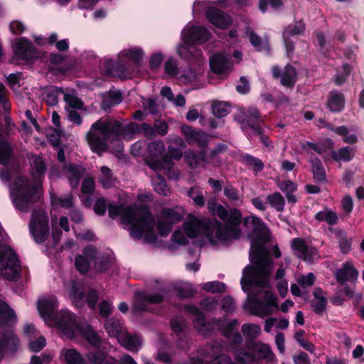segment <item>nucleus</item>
Segmentation results:
<instances>
[{"label": "nucleus", "mask_w": 364, "mask_h": 364, "mask_svg": "<svg viewBox=\"0 0 364 364\" xmlns=\"http://www.w3.org/2000/svg\"><path fill=\"white\" fill-rule=\"evenodd\" d=\"M245 225L254 232L250 250V262L253 266H247L243 269L240 281L242 290L249 291L245 308L255 315L264 317L272 314V307H279L277 296L262 288L269 285L273 262L269 253L271 252L278 258L281 252L277 245L266 247L270 234L260 218L247 217L245 219Z\"/></svg>", "instance_id": "1"}, {"label": "nucleus", "mask_w": 364, "mask_h": 364, "mask_svg": "<svg viewBox=\"0 0 364 364\" xmlns=\"http://www.w3.org/2000/svg\"><path fill=\"white\" fill-rule=\"evenodd\" d=\"M208 208L214 215H217L225 221V225L216 220H208L198 218L189 213L183 223V230H176L173 235V241L179 245H184L188 238H206L210 243L225 242L230 239H236L240 236L239 226L241 223L242 214L236 209L230 213L215 200L208 202Z\"/></svg>", "instance_id": "2"}, {"label": "nucleus", "mask_w": 364, "mask_h": 364, "mask_svg": "<svg viewBox=\"0 0 364 364\" xmlns=\"http://www.w3.org/2000/svg\"><path fill=\"white\" fill-rule=\"evenodd\" d=\"M58 306V301L54 296L43 297L38 300V312L47 325H55L68 338H76L82 336L95 347L100 348L103 345L99 336L90 326L77 323L74 314L68 310H61L56 315H53L54 310Z\"/></svg>", "instance_id": "3"}, {"label": "nucleus", "mask_w": 364, "mask_h": 364, "mask_svg": "<svg viewBox=\"0 0 364 364\" xmlns=\"http://www.w3.org/2000/svg\"><path fill=\"white\" fill-rule=\"evenodd\" d=\"M135 123H122L109 118H100L93 123L86 134L87 141L92 150L101 154L108 149L120 153L123 149L121 138L130 140L136 132Z\"/></svg>", "instance_id": "4"}, {"label": "nucleus", "mask_w": 364, "mask_h": 364, "mask_svg": "<svg viewBox=\"0 0 364 364\" xmlns=\"http://www.w3.org/2000/svg\"><path fill=\"white\" fill-rule=\"evenodd\" d=\"M108 211L111 218L121 216L122 223L130 226L129 230L132 237L142 238L148 243L156 241L154 220L147 207L109 205Z\"/></svg>", "instance_id": "5"}, {"label": "nucleus", "mask_w": 364, "mask_h": 364, "mask_svg": "<svg viewBox=\"0 0 364 364\" xmlns=\"http://www.w3.org/2000/svg\"><path fill=\"white\" fill-rule=\"evenodd\" d=\"M46 171V166L39 156L34 157L31 162V174L37 181L35 183L29 182L23 176H18L10 186V196L16 209L28 211L31 205L40 197L41 185L38 178Z\"/></svg>", "instance_id": "6"}, {"label": "nucleus", "mask_w": 364, "mask_h": 364, "mask_svg": "<svg viewBox=\"0 0 364 364\" xmlns=\"http://www.w3.org/2000/svg\"><path fill=\"white\" fill-rule=\"evenodd\" d=\"M210 37V33L206 28L188 23L181 31L182 43L177 48L178 55L186 58L191 57L193 44H202Z\"/></svg>", "instance_id": "7"}, {"label": "nucleus", "mask_w": 364, "mask_h": 364, "mask_svg": "<svg viewBox=\"0 0 364 364\" xmlns=\"http://www.w3.org/2000/svg\"><path fill=\"white\" fill-rule=\"evenodd\" d=\"M20 263L16 254L6 245H0V276L15 280L19 276Z\"/></svg>", "instance_id": "8"}, {"label": "nucleus", "mask_w": 364, "mask_h": 364, "mask_svg": "<svg viewBox=\"0 0 364 364\" xmlns=\"http://www.w3.org/2000/svg\"><path fill=\"white\" fill-rule=\"evenodd\" d=\"M183 210L180 207L164 208L158 218L156 230L161 237H166L172 230V225L181 221Z\"/></svg>", "instance_id": "9"}, {"label": "nucleus", "mask_w": 364, "mask_h": 364, "mask_svg": "<svg viewBox=\"0 0 364 364\" xmlns=\"http://www.w3.org/2000/svg\"><path fill=\"white\" fill-rule=\"evenodd\" d=\"M48 216L43 210H35L30 223V231L38 243L44 242L49 235Z\"/></svg>", "instance_id": "10"}, {"label": "nucleus", "mask_w": 364, "mask_h": 364, "mask_svg": "<svg viewBox=\"0 0 364 364\" xmlns=\"http://www.w3.org/2000/svg\"><path fill=\"white\" fill-rule=\"evenodd\" d=\"M92 262H95V267L97 271L102 272L106 269L105 264L98 262L97 251L92 247H86L82 255L76 257L75 265L78 272L84 274L89 270Z\"/></svg>", "instance_id": "11"}, {"label": "nucleus", "mask_w": 364, "mask_h": 364, "mask_svg": "<svg viewBox=\"0 0 364 364\" xmlns=\"http://www.w3.org/2000/svg\"><path fill=\"white\" fill-rule=\"evenodd\" d=\"M291 247L294 255L304 261L311 262L319 257L317 250L309 245L304 239H293L291 241Z\"/></svg>", "instance_id": "12"}, {"label": "nucleus", "mask_w": 364, "mask_h": 364, "mask_svg": "<svg viewBox=\"0 0 364 364\" xmlns=\"http://www.w3.org/2000/svg\"><path fill=\"white\" fill-rule=\"evenodd\" d=\"M14 58L28 63L37 58V53L30 41L25 38L16 39L13 45Z\"/></svg>", "instance_id": "13"}, {"label": "nucleus", "mask_w": 364, "mask_h": 364, "mask_svg": "<svg viewBox=\"0 0 364 364\" xmlns=\"http://www.w3.org/2000/svg\"><path fill=\"white\" fill-rule=\"evenodd\" d=\"M148 166L156 173L161 172L165 173L170 180L176 181L181 177V171L178 168L173 167L172 160L167 156L162 158L160 165H157V163L155 161L152 159H149L148 161Z\"/></svg>", "instance_id": "14"}, {"label": "nucleus", "mask_w": 364, "mask_h": 364, "mask_svg": "<svg viewBox=\"0 0 364 364\" xmlns=\"http://www.w3.org/2000/svg\"><path fill=\"white\" fill-rule=\"evenodd\" d=\"M210 66L213 72L222 76L226 75L232 69L229 58L221 53H215L210 57Z\"/></svg>", "instance_id": "15"}, {"label": "nucleus", "mask_w": 364, "mask_h": 364, "mask_svg": "<svg viewBox=\"0 0 364 364\" xmlns=\"http://www.w3.org/2000/svg\"><path fill=\"white\" fill-rule=\"evenodd\" d=\"M164 299V294L161 293H153L146 294L142 292H139L135 294L134 303H133V311L138 312L147 309L148 304H157L161 301Z\"/></svg>", "instance_id": "16"}, {"label": "nucleus", "mask_w": 364, "mask_h": 364, "mask_svg": "<svg viewBox=\"0 0 364 364\" xmlns=\"http://www.w3.org/2000/svg\"><path fill=\"white\" fill-rule=\"evenodd\" d=\"M23 332L28 339L31 350L38 352L46 346V338L40 335L39 332L33 325H25Z\"/></svg>", "instance_id": "17"}, {"label": "nucleus", "mask_w": 364, "mask_h": 364, "mask_svg": "<svg viewBox=\"0 0 364 364\" xmlns=\"http://www.w3.org/2000/svg\"><path fill=\"white\" fill-rule=\"evenodd\" d=\"M239 122L242 128L244 129L246 126H249L255 132H259V128L255 124L256 122H261L259 111L255 107H250L248 109L240 111L238 114Z\"/></svg>", "instance_id": "18"}, {"label": "nucleus", "mask_w": 364, "mask_h": 364, "mask_svg": "<svg viewBox=\"0 0 364 364\" xmlns=\"http://www.w3.org/2000/svg\"><path fill=\"white\" fill-rule=\"evenodd\" d=\"M305 25L302 21H296L294 24L288 26L283 33L285 48L287 55H289L294 50V45L289 41L291 36H298L304 32Z\"/></svg>", "instance_id": "19"}, {"label": "nucleus", "mask_w": 364, "mask_h": 364, "mask_svg": "<svg viewBox=\"0 0 364 364\" xmlns=\"http://www.w3.org/2000/svg\"><path fill=\"white\" fill-rule=\"evenodd\" d=\"M206 17L213 25L222 29L225 28L232 23L231 18L228 14L213 7L208 9Z\"/></svg>", "instance_id": "20"}, {"label": "nucleus", "mask_w": 364, "mask_h": 364, "mask_svg": "<svg viewBox=\"0 0 364 364\" xmlns=\"http://www.w3.org/2000/svg\"><path fill=\"white\" fill-rule=\"evenodd\" d=\"M204 66V60L198 59L196 63H192L188 69L181 71L179 80L186 83L193 82L203 74Z\"/></svg>", "instance_id": "21"}, {"label": "nucleus", "mask_w": 364, "mask_h": 364, "mask_svg": "<svg viewBox=\"0 0 364 364\" xmlns=\"http://www.w3.org/2000/svg\"><path fill=\"white\" fill-rule=\"evenodd\" d=\"M272 74L275 78H280L281 83L284 86L291 87L296 82V70L291 65H287L282 72H281L279 67L274 66L272 68Z\"/></svg>", "instance_id": "22"}, {"label": "nucleus", "mask_w": 364, "mask_h": 364, "mask_svg": "<svg viewBox=\"0 0 364 364\" xmlns=\"http://www.w3.org/2000/svg\"><path fill=\"white\" fill-rule=\"evenodd\" d=\"M144 56V53L141 48L132 46L124 48L119 53L118 61L120 63L129 61L138 65L142 61Z\"/></svg>", "instance_id": "23"}, {"label": "nucleus", "mask_w": 364, "mask_h": 364, "mask_svg": "<svg viewBox=\"0 0 364 364\" xmlns=\"http://www.w3.org/2000/svg\"><path fill=\"white\" fill-rule=\"evenodd\" d=\"M358 274V272L354 269L352 264L348 262L344 263L342 267L336 272L335 277L338 282L343 285L346 282L355 280Z\"/></svg>", "instance_id": "24"}, {"label": "nucleus", "mask_w": 364, "mask_h": 364, "mask_svg": "<svg viewBox=\"0 0 364 364\" xmlns=\"http://www.w3.org/2000/svg\"><path fill=\"white\" fill-rule=\"evenodd\" d=\"M67 295L73 299L75 305L80 306L83 303L82 285L79 281L72 280L65 284Z\"/></svg>", "instance_id": "25"}, {"label": "nucleus", "mask_w": 364, "mask_h": 364, "mask_svg": "<svg viewBox=\"0 0 364 364\" xmlns=\"http://www.w3.org/2000/svg\"><path fill=\"white\" fill-rule=\"evenodd\" d=\"M187 310L193 315V323L195 328L201 333L207 334L209 331H212L214 327L210 323L205 321L203 314L193 306H187Z\"/></svg>", "instance_id": "26"}, {"label": "nucleus", "mask_w": 364, "mask_h": 364, "mask_svg": "<svg viewBox=\"0 0 364 364\" xmlns=\"http://www.w3.org/2000/svg\"><path fill=\"white\" fill-rule=\"evenodd\" d=\"M60 358L65 364H85L82 355L73 348H63Z\"/></svg>", "instance_id": "27"}, {"label": "nucleus", "mask_w": 364, "mask_h": 364, "mask_svg": "<svg viewBox=\"0 0 364 364\" xmlns=\"http://www.w3.org/2000/svg\"><path fill=\"white\" fill-rule=\"evenodd\" d=\"M118 341L123 347L132 352H137L142 344L141 338L139 336L130 335L127 331Z\"/></svg>", "instance_id": "28"}, {"label": "nucleus", "mask_w": 364, "mask_h": 364, "mask_svg": "<svg viewBox=\"0 0 364 364\" xmlns=\"http://www.w3.org/2000/svg\"><path fill=\"white\" fill-rule=\"evenodd\" d=\"M65 173L72 188H75L79 182V179L84 174V169L80 166L73 164L65 165L64 167Z\"/></svg>", "instance_id": "29"}, {"label": "nucleus", "mask_w": 364, "mask_h": 364, "mask_svg": "<svg viewBox=\"0 0 364 364\" xmlns=\"http://www.w3.org/2000/svg\"><path fill=\"white\" fill-rule=\"evenodd\" d=\"M165 150V146L162 141H156L151 142L148 146L149 156L146 159V163L148 165V161L149 159H152L157 163V165H160L162 160H159V157L163 156Z\"/></svg>", "instance_id": "30"}, {"label": "nucleus", "mask_w": 364, "mask_h": 364, "mask_svg": "<svg viewBox=\"0 0 364 364\" xmlns=\"http://www.w3.org/2000/svg\"><path fill=\"white\" fill-rule=\"evenodd\" d=\"M105 328L110 337H114L118 341L126 331L122 326V322L119 320L109 319L105 323Z\"/></svg>", "instance_id": "31"}, {"label": "nucleus", "mask_w": 364, "mask_h": 364, "mask_svg": "<svg viewBox=\"0 0 364 364\" xmlns=\"http://www.w3.org/2000/svg\"><path fill=\"white\" fill-rule=\"evenodd\" d=\"M314 299L311 301V306L316 314H321L326 309L327 304L326 294L319 287L314 290Z\"/></svg>", "instance_id": "32"}, {"label": "nucleus", "mask_w": 364, "mask_h": 364, "mask_svg": "<svg viewBox=\"0 0 364 364\" xmlns=\"http://www.w3.org/2000/svg\"><path fill=\"white\" fill-rule=\"evenodd\" d=\"M182 133L184 134L186 140L189 144L198 142L199 144L203 145V141L205 139V134L203 132H197L188 125L181 127Z\"/></svg>", "instance_id": "33"}, {"label": "nucleus", "mask_w": 364, "mask_h": 364, "mask_svg": "<svg viewBox=\"0 0 364 364\" xmlns=\"http://www.w3.org/2000/svg\"><path fill=\"white\" fill-rule=\"evenodd\" d=\"M355 156V150L350 146H343L331 152V157L337 162H348Z\"/></svg>", "instance_id": "34"}, {"label": "nucleus", "mask_w": 364, "mask_h": 364, "mask_svg": "<svg viewBox=\"0 0 364 364\" xmlns=\"http://www.w3.org/2000/svg\"><path fill=\"white\" fill-rule=\"evenodd\" d=\"M345 100L343 95L338 92H331L328 100V107L332 112H340L343 109Z\"/></svg>", "instance_id": "35"}, {"label": "nucleus", "mask_w": 364, "mask_h": 364, "mask_svg": "<svg viewBox=\"0 0 364 364\" xmlns=\"http://www.w3.org/2000/svg\"><path fill=\"white\" fill-rule=\"evenodd\" d=\"M86 357L91 364H118L116 359L108 357L102 352L89 353Z\"/></svg>", "instance_id": "36"}, {"label": "nucleus", "mask_w": 364, "mask_h": 364, "mask_svg": "<svg viewBox=\"0 0 364 364\" xmlns=\"http://www.w3.org/2000/svg\"><path fill=\"white\" fill-rule=\"evenodd\" d=\"M114 62L113 60L105 59L104 60L102 69H103L107 75L112 76H116L121 78H129L132 77L130 73H127L124 70L115 69L114 68Z\"/></svg>", "instance_id": "37"}, {"label": "nucleus", "mask_w": 364, "mask_h": 364, "mask_svg": "<svg viewBox=\"0 0 364 364\" xmlns=\"http://www.w3.org/2000/svg\"><path fill=\"white\" fill-rule=\"evenodd\" d=\"M14 311L9 306L0 301V326L16 321Z\"/></svg>", "instance_id": "38"}, {"label": "nucleus", "mask_w": 364, "mask_h": 364, "mask_svg": "<svg viewBox=\"0 0 364 364\" xmlns=\"http://www.w3.org/2000/svg\"><path fill=\"white\" fill-rule=\"evenodd\" d=\"M315 218L320 222H326L329 225H335L338 220L337 214L329 208H325L315 215Z\"/></svg>", "instance_id": "39"}, {"label": "nucleus", "mask_w": 364, "mask_h": 364, "mask_svg": "<svg viewBox=\"0 0 364 364\" xmlns=\"http://www.w3.org/2000/svg\"><path fill=\"white\" fill-rule=\"evenodd\" d=\"M251 350L260 354V358L265 359L267 362L274 360V355L268 345L262 343H255Z\"/></svg>", "instance_id": "40"}, {"label": "nucleus", "mask_w": 364, "mask_h": 364, "mask_svg": "<svg viewBox=\"0 0 364 364\" xmlns=\"http://www.w3.org/2000/svg\"><path fill=\"white\" fill-rule=\"evenodd\" d=\"M331 130L334 133L341 136L345 143L354 144L357 141L356 132L353 130H349L344 126L331 128Z\"/></svg>", "instance_id": "41"}, {"label": "nucleus", "mask_w": 364, "mask_h": 364, "mask_svg": "<svg viewBox=\"0 0 364 364\" xmlns=\"http://www.w3.org/2000/svg\"><path fill=\"white\" fill-rule=\"evenodd\" d=\"M337 242L341 252L347 254L351 249V240L347 237L346 233L341 230L335 231Z\"/></svg>", "instance_id": "42"}, {"label": "nucleus", "mask_w": 364, "mask_h": 364, "mask_svg": "<svg viewBox=\"0 0 364 364\" xmlns=\"http://www.w3.org/2000/svg\"><path fill=\"white\" fill-rule=\"evenodd\" d=\"M122 102V95L119 92H109L104 97L101 107L106 110L112 106L117 105Z\"/></svg>", "instance_id": "43"}, {"label": "nucleus", "mask_w": 364, "mask_h": 364, "mask_svg": "<svg viewBox=\"0 0 364 364\" xmlns=\"http://www.w3.org/2000/svg\"><path fill=\"white\" fill-rule=\"evenodd\" d=\"M152 185L154 191L159 195L167 196L171 194V190L167 187L164 177L157 175L156 178H152Z\"/></svg>", "instance_id": "44"}, {"label": "nucleus", "mask_w": 364, "mask_h": 364, "mask_svg": "<svg viewBox=\"0 0 364 364\" xmlns=\"http://www.w3.org/2000/svg\"><path fill=\"white\" fill-rule=\"evenodd\" d=\"M51 203L53 206L70 208L73 206V198L70 194L62 196L51 195Z\"/></svg>", "instance_id": "45"}, {"label": "nucleus", "mask_w": 364, "mask_h": 364, "mask_svg": "<svg viewBox=\"0 0 364 364\" xmlns=\"http://www.w3.org/2000/svg\"><path fill=\"white\" fill-rule=\"evenodd\" d=\"M312 166L314 178L317 181H323L326 178V173L320 160L317 158H312L310 160Z\"/></svg>", "instance_id": "46"}, {"label": "nucleus", "mask_w": 364, "mask_h": 364, "mask_svg": "<svg viewBox=\"0 0 364 364\" xmlns=\"http://www.w3.org/2000/svg\"><path fill=\"white\" fill-rule=\"evenodd\" d=\"M11 154V148L4 136L0 134V164L8 162Z\"/></svg>", "instance_id": "47"}, {"label": "nucleus", "mask_w": 364, "mask_h": 364, "mask_svg": "<svg viewBox=\"0 0 364 364\" xmlns=\"http://www.w3.org/2000/svg\"><path fill=\"white\" fill-rule=\"evenodd\" d=\"M267 200L271 205L279 212H282L284 208V199L279 192H275L273 194L268 195Z\"/></svg>", "instance_id": "48"}, {"label": "nucleus", "mask_w": 364, "mask_h": 364, "mask_svg": "<svg viewBox=\"0 0 364 364\" xmlns=\"http://www.w3.org/2000/svg\"><path fill=\"white\" fill-rule=\"evenodd\" d=\"M60 93H63V90L60 87H50L46 90L44 95V100L50 106H54L58 103V97Z\"/></svg>", "instance_id": "49"}, {"label": "nucleus", "mask_w": 364, "mask_h": 364, "mask_svg": "<svg viewBox=\"0 0 364 364\" xmlns=\"http://www.w3.org/2000/svg\"><path fill=\"white\" fill-rule=\"evenodd\" d=\"M246 34L248 36L251 44L256 48L257 50H262L265 48L268 49V42L267 41H262V38L252 31H247Z\"/></svg>", "instance_id": "50"}, {"label": "nucleus", "mask_w": 364, "mask_h": 364, "mask_svg": "<svg viewBox=\"0 0 364 364\" xmlns=\"http://www.w3.org/2000/svg\"><path fill=\"white\" fill-rule=\"evenodd\" d=\"M201 289L210 293H220L225 290V285L221 282L213 281L202 284Z\"/></svg>", "instance_id": "51"}, {"label": "nucleus", "mask_w": 364, "mask_h": 364, "mask_svg": "<svg viewBox=\"0 0 364 364\" xmlns=\"http://www.w3.org/2000/svg\"><path fill=\"white\" fill-rule=\"evenodd\" d=\"M101 175L99 176V180L102 186L108 188L112 184L114 180L112 177V172L111 169L107 166H102L100 168Z\"/></svg>", "instance_id": "52"}, {"label": "nucleus", "mask_w": 364, "mask_h": 364, "mask_svg": "<svg viewBox=\"0 0 364 364\" xmlns=\"http://www.w3.org/2000/svg\"><path fill=\"white\" fill-rule=\"evenodd\" d=\"M64 100L66 104L73 109H80L82 107V102L81 100L77 96L76 92H71L69 93H64Z\"/></svg>", "instance_id": "53"}, {"label": "nucleus", "mask_w": 364, "mask_h": 364, "mask_svg": "<svg viewBox=\"0 0 364 364\" xmlns=\"http://www.w3.org/2000/svg\"><path fill=\"white\" fill-rule=\"evenodd\" d=\"M229 112L230 107L225 102H216L212 105V113L218 118L227 116Z\"/></svg>", "instance_id": "54"}, {"label": "nucleus", "mask_w": 364, "mask_h": 364, "mask_svg": "<svg viewBox=\"0 0 364 364\" xmlns=\"http://www.w3.org/2000/svg\"><path fill=\"white\" fill-rule=\"evenodd\" d=\"M244 336L248 338H255L261 333V328L258 325L245 323L242 327Z\"/></svg>", "instance_id": "55"}, {"label": "nucleus", "mask_w": 364, "mask_h": 364, "mask_svg": "<svg viewBox=\"0 0 364 364\" xmlns=\"http://www.w3.org/2000/svg\"><path fill=\"white\" fill-rule=\"evenodd\" d=\"M203 156L197 154L192 151H188L185 153V161L186 164L191 168H196L202 161Z\"/></svg>", "instance_id": "56"}, {"label": "nucleus", "mask_w": 364, "mask_h": 364, "mask_svg": "<svg viewBox=\"0 0 364 364\" xmlns=\"http://www.w3.org/2000/svg\"><path fill=\"white\" fill-rule=\"evenodd\" d=\"M165 71L168 75L176 77L178 80L180 75L181 74V72H180L178 69L176 61L173 58L168 59L166 63Z\"/></svg>", "instance_id": "57"}, {"label": "nucleus", "mask_w": 364, "mask_h": 364, "mask_svg": "<svg viewBox=\"0 0 364 364\" xmlns=\"http://www.w3.org/2000/svg\"><path fill=\"white\" fill-rule=\"evenodd\" d=\"M16 336L10 332L8 335L5 336L4 338L0 341V360L3 357V352L6 347H8L11 345H15L16 343Z\"/></svg>", "instance_id": "58"}, {"label": "nucleus", "mask_w": 364, "mask_h": 364, "mask_svg": "<svg viewBox=\"0 0 364 364\" xmlns=\"http://www.w3.org/2000/svg\"><path fill=\"white\" fill-rule=\"evenodd\" d=\"M275 10L279 9L283 6L282 0H259V8L261 11L265 12L268 5Z\"/></svg>", "instance_id": "59"}, {"label": "nucleus", "mask_w": 364, "mask_h": 364, "mask_svg": "<svg viewBox=\"0 0 364 364\" xmlns=\"http://www.w3.org/2000/svg\"><path fill=\"white\" fill-rule=\"evenodd\" d=\"M302 149L306 151L308 154L310 153L311 150L314 151L318 154H321L326 151V148L323 145L316 144L310 141H305L301 145Z\"/></svg>", "instance_id": "60"}, {"label": "nucleus", "mask_w": 364, "mask_h": 364, "mask_svg": "<svg viewBox=\"0 0 364 364\" xmlns=\"http://www.w3.org/2000/svg\"><path fill=\"white\" fill-rule=\"evenodd\" d=\"M298 284L302 288H307L314 284L315 276L313 273H309L307 275H299L296 278Z\"/></svg>", "instance_id": "61"}, {"label": "nucleus", "mask_w": 364, "mask_h": 364, "mask_svg": "<svg viewBox=\"0 0 364 364\" xmlns=\"http://www.w3.org/2000/svg\"><path fill=\"white\" fill-rule=\"evenodd\" d=\"M277 185L285 195L294 193L297 189V185L291 181H278Z\"/></svg>", "instance_id": "62"}, {"label": "nucleus", "mask_w": 364, "mask_h": 364, "mask_svg": "<svg viewBox=\"0 0 364 364\" xmlns=\"http://www.w3.org/2000/svg\"><path fill=\"white\" fill-rule=\"evenodd\" d=\"M246 164L250 166L255 171H260L264 167V164L261 160L252 156L247 155L244 157Z\"/></svg>", "instance_id": "63"}, {"label": "nucleus", "mask_w": 364, "mask_h": 364, "mask_svg": "<svg viewBox=\"0 0 364 364\" xmlns=\"http://www.w3.org/2000/svg\"><path fill=\"white\" fill-rule=\"evenodd\" d=\"M236 360L242 364L249 363L255 360V355L248 352H245V350H240L235 355Z\"/></svg>", "instance_id": "64"}]
</instances>
